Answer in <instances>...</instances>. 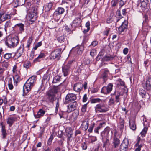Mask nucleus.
Here are the masks:
<instances>
[{
  "instance_id": "obj_1",
  "label": "nucleus",
  "mask_w": 151,
  "mask_h": 151,
  "mask_svg": "<svg viewBox=\"0 0 151 151\" xmlns=\"http://www.w3.org/2000/svg\"><path fill=\"white\" fill-rule=\"evenodd\" d=\"M26 7L28 10V19L31 22L35 21L37 18V7H34L33 5L30 3L28 4Z\"/></svg>"
},
{
  "instance_id": "obj_2",
  "label": "nucleus",
  "mask_w": 151,
  "mask_h": 151,
  "mask_svg": "<svg viewBox=\"0 0 151 151\" xmlns=\"http://www.w3.org/2000/svg\"><path fill=\"white\" fill-rule=\"evenodd\" d=\"M36 79L35 76H32L27 80L23 87V91L24 93H27L30 90L36 81Z\"/></svg>"
},
{
  "instance_id": "obj_3",
  "label": "nucleus",
  "mask_w": 151,
  "mask_h": 151,
  "mask_svg": "<svg viewBox=\"0 0 151 151\" xmlns=\"http://www.w3.org/2000/svg\"><path fill=\"white\" fill-rule=\"evenodd\" d=\"M59 87V86H57L48 92L47 93V99L49 102L53 103L55 100V94L58 92Z\"/></svg>"
},
{
  "instance_id": "obj_4",
  "label": "nucleus",
  "mask_w": 151,
  "mask_h": 151,
  "mask_svg": "<svg viewBox=\"0 0 151 151\" xmlns=\"http://www.w3.org/2000/svg\"><path fill=\"white\" fill-rule=\"evenodd\" d=\"M19 42L18 37L15 36L11 38H7L5 42L6 45L10 48L14 47L16 46Z\"/></svg>"
},
{
  "instance_id": "obj_5",
  "label": "nucleus",
  "mask_w": 151,
  "mask_h": 151,
  "mask_svg": "<svg viewBox=\"0 0 151 151\" xmlns=\"http://www.w3.org/2000/svg\"><path fill=\"white\" fill-rule=\"evenodd\" d=\"M95 111L96 113L106 112L109 110L108 107L104 104H98L95 107Z\"/></svg>"
},
{
  "instance_id": "obj_6",
  "label": "nucleus",
  "mask_w": 151,
  "mask_h": 151,
  "mask_svg": "<svg viewBox=\"0 0 151 151\" xmlns=\"http://www.w3.org/2000/svg\"><path fill=\"white\" fill-rule=\"evenodd\" d=\"M76 99L77 96L75 94L72 93H69L66 95L64 100L63 103L65 104H67L70 102L76 100Z\"/></svg>"
},
{
  "instance_id": "obj_7",
  "label": "nucleus",
  "mask_w": 151,
  "mask_h": 151,
  "mask_svg": "<svg viewBox=\"0 0 151 151\" xmlns=\"http://www.w3.org/2000/svg\"><path fill=\"white\" fill-rule=\"evenodd\" d=\"M61 50L59 49H57L52 51L50 56L51 60L57 59L58 60L60 57Z\"/></svg>"
},
{
  "instance_id": "obj_8",
  "label": "nucleus",
  "mask_w": 151,
  "mask_h": 151,
  "mask_svg": "<svg viewBox=\"0 0 151 151\" xmlns=\"http://www.w3.org/2000/svg\"><path fill=\"white\" fill-rule=\"evenodd\" d=\"M72 63L73 61H69L65 65L62 67V71L64 76H66L68 74Z\"/></svg>"
},
{
  "instance_id": "obj_9",
  "label": "nucleus",
  "mask_w": 151,
  "mask_h": 151,
  "mask_svg": "<svg viewBox=\"0 0 151 151\" xmlns=\"http://www.w3.org/2000/svg\"><path fill=\"white\" fill-rule=\"evenodd\" d=\"M129 144V141L128 139L126 138H125L120 145V151H127L128 149Z\"/></svg>"
},
{
  "instance_id": "obj_10",
  "label": "nucleus",
  "mask_w": 151,
  "mask_h": 151,
  "mask_svg": "<svg viewBox=\"0 0 151 151\" xmlns=\"http://www.w3.org/2000/svg\"><path fill=\"white\" fill-rule=\"evenodd\" d=\"M24 25L22 23H19L16 24L13 27V30L17 32L22 33L24 30Z\"/></svg>"
},
{
  "instance_id": "obj_11",
  "label": "nucleus",
  "mask_w": 151,
  "mask_h": 151,
  "mask_svg": "<svg viewBox=\"0 0 151 151\" xmlns=\"http://www.w3.org/2000/svg\"><path fill=\"white\" fill-rule=\"evenodd\" d=\"M113 85L109 83L107 87H103L101 90V93L105 94H107L110 93L112 90Z\"/></svg>"
},
{
  "instance_id": "obj_12",
  "label": "nucleus",
  "mask_w": 151,
  "mask_h": 151,
  "mask_svg": "<svg viewBox=\"0 0 151 151\" xmlns=\"http://www.w3.org/2000/svg\"><path fill=\"white\" fill-rule=\"evenodd\" d=\"M66 134L68 137V141H70L73 134V129L71 127H68L66 128L65 130Z\"/></svg>"
},
{
  "instance_id": "obj_13",
  "label": "nucleus",
  "mask_w": 151,
  "mask_h": 151,
  "mask_svg": "<svg viewBox=\"0 0 151 151\" xmlns=\"http://www.w3.org/2000/svg\"><path fill=\"white\" fill-rule=\"evenodd\" d=\"M77 106V103L76 101L70 103L67 106L68 108L67 112L68 113H70L76 109Z\"/></svg>"
},
{
  "instance_id": "obj_14",
  "label": "nucleus",
  "mask_w": 151,
  "mask_h": 151,
  "mask_svg": "<svg viewBox=\"0 0 151 151\" xmlns=\"http://www.w3.org/2000/svg\"><path fill=\"white\" fill-rule=\"evenodd\" d=\"M10 16L9 15L1 12L0 13V24L1 23L6 19H10Z\"/></svg>"
},
{
  "instance_id": "obj_15",
  "label": "nucleus",
  "mask_w": 151,
  "mask_h": 151,
  "mask_svg": "<svg viewBox=\"0 0 151 151\" xmlns=\"http://www.w3.org/2000/svg\"><path fill=\"white\" fill-rule=\"evenodd\" d=\"M128 26V23L127 21H124L122 23V24L119 28V30L120 32H124L127 29Z\"/></svg>"
},
{
  "instance_id": "obj_16",
  "label": "nucleus",
  "mask_w": 151,
  "mask_h": 151,
  "mask_svg": "<svg viewBox=\"0 0 151 151\" xmlns=\"http://www.w3.org/2000/svg\"><path fill=\"white\" fill-rule=\"evenodd\" d=\"M109 130L105 129L101 133L102 141L106 139L109 138Z\"/></svg>"
},
{
  "instance_id": "obj_17",
  "label": "nucleus",
  "mask_w": 151,
  "mask_h": 151,
  "mask_svg": "<svg viewBox=\"0 0 151 151\" xmlns=\"http://www.w3.org/2000/svg\"><path fill=\"white\" fill-rule=\"evenodd\" d=\"M0 125L1 126V135L2 136V138L5 139L6 138L7 135V133L5 129V126L3 124V123H1Z\"/></svg>"
},
{
  "instance_id": "obj_18",
  "label": "nucleus",
  "mask_w": 151,
  "mask_h": 151,
  "mask_svg": "<svg viewBox=\"0 0 151 151\" xmlns=\"http://www.w3.org/2000/svg\"><path fill=\"white\" fill-rule=\"evenodd\" d=\"M12 82V78L8 77L6 78L5 81V84H6L8 85L9 88L10 90H12L13 88Z\"/></svg>"
},
{
  "instance_id": "obj_19",
  "label": "nucleus",
  "mask_w": 151,
  "mask_h": 151,
  "mask_svg": "<svg viewBox=\"0 0 151 151\" xmlns=\"http://www.w3.org/2000/svg\"><path fill=\"white\" fill-rule=\"evenodd\" d=\"M83 84L81 83H78L75 84L73 87V90L76 92H80L83 87Z\"/></svg>"
},
{
  "instance_id": "obj_20",
  "label": "nucleus",
  "mask_w": 151,
  "mask_h": 151,
  "mask_svg": "<svg viewBox=\"0 0 151 151\" xmlns=\"http://www.w3.org/2000/svg\"><path fill=\"white\" fill-rule=\"evenodd\" d=\"M120 143L119 139L115 136L114 137L113 141L112 142L113 148H117L119 146Z\"/></svg>"
},
{
  "instance_id": "obj_21",
  "label": "nucleus",
  "mask_w": 151,
  "mask_h": 151,
  "mask_svg": "<svg viewBox=\"0 0 151 151\" xmlns=\"http://www.w3.org/2000/svg\"><path fill=\"white\" fill-rule=\"evenodd\" d=\"M81 22V17L76 18L73 22L72 25L74 27H77L80 25Z\"/></svg>"
},
{
  "instance_id": "obj_22",
  "label": "nucleus",
  "mask_w": 151,
  "mask_h": 151,
  "mask_svg": "<svg viewBox=\"0 0 151 151\" xmlns=\"http://www.w3.org/2000/svg\"><path fill=\"white\" fill-rule=\"evenodd\" d=\"M17 119V118L15 117H9L6 119L7 123L10 126H11Z\"/></svg>"
},
{
  "instance_id": "obj_23",
  "label": "nucleus",
  "mask_w": 151,
  "mask_h": 151,
  "mask_svg": "<svg viewBox=\"0 0 151 151\" xmlns=\"http://www.w3.org/2000/svg\"><path fill=\"white\" fill-rule=\"evenodd\" d=\"M45 113V111L42 109H40L38 111L37 114L35 115L36 118H39L44 116Z\"/></svg>"
},
{
  "instance_id": "obj_24",
  "label": "nucleus",
  "mask_w": 151,
  "mask_h": 151,
  "mask_svg": "<svg viewBox=\"0 0 151 151\" xmlns=\"http://www.w3.org/2000/svg\"><path fill=\"white\" fill-rule=\"evenodd\" d=\"M20 74H14V75L13 76L14 83V85L16 86L17 85V83L19 82L21 80V78L19 76Z\"/></svg>"
},
{
  "instance_id": "obj_25",
  "label": "nucleus",
  "mask_w": 151,
  "mask_h": 151,
  "mask_svg": "<svg viewBox=\"0 0 151 151\" xmlns=\"http://www.w3.org/2000/svg\"><path fill=\"white\" fill-rule=\"evenodd\" d=\"M45 56V55L44 53H40L38 57L34 59L33 62H39L41 61L42 58H44Z\"/></svg>"
},
{
  "instance_id": "obj_26",
  "label": "nucleus",
  "mask_w": 151,
  "mask_h": 151,
  "mask_svg": "<svg viewBox=\"0 0 151 151\" xmlns=\"http://www.w3.org/2000/svg\"><path fill=\"white\" fill-rule=\"evenodd\" d=\"M1 64L2 68L5 70L7 69L9 65V61L6 60L3 61L2 60L1 61Z\"/></svg>"
},
{
  "instance_id": "obj_27",
  "label": "nucleus",
  "mask_w": 151,
  "mask_h": 151,
  "mask_svg": "<svg viewBox=\"0 0 151 151\" xmlns=\"http://www.w3.org/2000/svg\"><path fill=\"white\" fill-rule=\"evenodd\" d=\"M24 45L23 44H22L17 50V54L19 57L20 56L23 52V50L24 49Z\"/></svg>"
},
{
  "instance_id": "obj_28",
  "label": "nucleus",
  "mask_w": 151,
  "mask_h": 151,
  "mask_svg": "<svg viewBox=\"0 0 151 151\" xmlns=\"http://www.w3.org/2000/svg\"><path fill=\"white\" fill-rule=\"evenodd\" d=\"M148 2V0H140V3L137 6L145 8L147 6Z\"/></svg>"
},
{
  "instance_id": "obj_29",
  "label": "nucleus",
  "mask_w": 151,
  "mask_h": 151,
  "mask_svg": "<svg viewBox=\"0 0 151 151\" xmlns=\"http://www.w3.org/2000/svg\"><path fill=\"white\" fill-rule=\"evenodd\" d=\"M129 123L130 129L133 130H135L136 127L135 121L134 120H130L129 121Z\"/></svg>"
},
{
  "instance_id": "obj_30",
  "label": "nucleus",
  "mask_w": 151,
  "mask_h": 151,
  "mask_svg": "<svg viewBox=\"0 0 151 151\" xmlns=\"http://www.w3.org/2000/svg\"><path fill=\"white\" fill-rule=\"evenodd\" d=\"M75 49L76 52L79 54H81L83 51V47L82 46H78Z\"/></svg>"
},
{
  "instance_id": "obj_31",
  "label": "nucleus",
  "mask_w": 151,
  "mask_h": 151,
  "mask_svg": "<svg viewBox=\"0 0 151 151\" xmlns=\"http://www.w3.org/2000/svg\"><path fill=\"white\" fill-rule=\"evenodd\" d=\"M82 122L81 126L82 128H84L85 130H86L88 128V122L86 120H85L82 121Z\"/></svg>"
},
{
  "instance_id": "obj_32",
  "label": "nucleus",
  "mask_w": 151,
  "mask_h": 151,
  "mask_svg": "<svg viewBox=\"0 0 151 151\" xmlns=\"http://www.w3.org/2000/svg\"><path fill=\"white\" fill-rule=\"evenodd\" d=\"M64 12V9L62 7H58L55 11V14L60 15L62 14Z\"/></svg>"
},
{
  "instance_id": "obj_33",
  "label": "nucleus",
  "mask_w": 151,
  "mask_h": 151,
  "mask_svg": "<svg viewBox=\"0 0 151 151\" xmlns=\"http://www.w3.org/2000/svg\"><path fill=\"white\" fill-rule=\"evenodd\" d=\"M67 40V38L65 36L63 35L57 38V40L59 42L63 43Z\"/></svg>"
},
{
  "instance_id": "obj_34",
  "label": "nucleus",
  "mask_w": 151,
  "mask_h": 151,
  "mask_svg": "<svg viewBox=\"0 0 151 151\" xmlns=\"http://www.w3.org/2000/svg\"><path fill=\"white\" fill-rule=\"evenodd\" d=\"M12 53H7L3 55V57L6 60L9 61L10 59L12 58Z\"/></svg>"
},
{
  "instance_id": "obj_35",
  "label": "nucleus",
  "mask_w": 151,
  "mask_h": 151,
  "mask_svg": "<svg viewBox=\"0 0 151 151\" xmlns=\"http://www.w3.org/2000/svg\"><path fill=\"white\" fill-rule=\"evenodd\" d=\"M108 73V71L105 70L100 77L101 78H103L104 79V82L105 81L107 77Z\"/></svg>"
},
{
  "instance_id": "obj_36",
  "label": "nucleus",
  "mask_w": 151,
  "mask_h": 151,
  "mask_svg": "<svg viewBox=\"0 0 151 151\" xmlns=\"http://www.w3.org/2000/svg\"><path fill=\"white\" fill-rule=\"evenodd\" d=\"M52 6L53 4L52 3H49L47 4L45 7V11L47 12L49 11L51 9Z\"/></svg>"
},
{
  "instance_id": "obj_37",
  "label": "nucleus",
  "mask_w": 151,
  "mask_h": 151,
  "mask_svg": "<svg viewBox=\"0 0 151 151\" xmlns=\"http://www.w3.org/2000/svg\"><path fill=\"white\" fill-rule=\"evenodd\" d=\"M115 101L116 103L119 102L120 101L119 97L121 95V93L119 92H117L115 93Z\"/></svg>"
},
{
  "instance_id": "obj_38",
  "label": "nucleus",
  "mask_w": 151,
  "mask_h": 151,
  "mask_svg": "<svg viewBox=\"0 0 151 151\" xmlns=\"http://www.w3.org/2000/svg\"><path fill=\"white\" fill-rule=\"evenodd\" d=\"M148 127H145L140 133L141 136L142 137H144L147 132Z\"/></svg>"
},
{
  "instance_id": "obj_39",
  "label": "nucleus",
  "mask_w": 151,
  "mask_h": 151,
  "mask_svg": "<svg viewBox=\"0 0 151 151\" xmlns=\"http://www.w3.org/2000/svg\"><path fill=\"white\" fill-rule=\"evenodd\" d=\"M61 76L59 75H57L54 78L52 82L54 83H56L60 81L61 79Z\"/></svg>"
},
{
  "instance_id": "obj_40",
  "label": "nucleus",
  "mask_w": 151,
  "mask_h": 151,
  "mask_svg": "<svg viewBox=\"0 0 151 151\" xmlns=\"http://www.w3.org/2000/svg\"><path fill=\"white\" fill-rule=\"evenodd\" d=\"M139 94L142 96V98H145L146 96V92L142 89H140L139 91Z\"/></svg>"
},
{
  "instance_id": "obj_41",
  "label": "nucleus",
  "mask_w": 151,
  "mask_h": 151,
  "mask_svg": "<svg viewBox=\"0 0 151 151\" xmlns=\"http://www.w3.org/2000/svg\"><path fill=\"white\" fill-rule=\"evenodd\" d=\"M50 74L49 73V72H47L45 74L43 77V79L44 80H49L50 78Z\"/></svg>"
},
{
  "instance_id": "obj_42",
  "label": "nucleus",
  "mask_w": 151,
  "mask_h": 151,
  "mask_svg": "<svg viewBox=\"0 0 151 151\" xmlns=\"http://www.w3.org/2000/svg\"><path fill=\"white\" fill-rule=\"evenodd\" d=\"M114 57L111 55H106L103 57V59L106 61L111 60L114 58Z\"/></svg>"
},
{
  "instance_id": "obj_43",
  "label": "nucleus",
  "mask_w": 151,
  "mask_h": 151,
  "mask_svg": "<svg viewBox=\"0 0 151 151\" xmlns=\"http://www.w3.org/2000/svg\"><path fill=\"white\" fill-rule=\"evenodd\" d=\"M105 139L104 140V141H102L103 142V147L104 148L106 147V146L109 144V138Z\"/></svg>"
},
{
  "instance_id": "obj_44",
  "label": "nucleus",
  "mask_w": 151,
  "mask_h": 151,
  "mask_svg": "<svg viewBox=\"0 0 151 151\" xmlns=\"http://www.w3.org/2000/svg\"><path fill=\"white\" fill-rule=\"evenodd\" d=\"M105 123L104 122L102 123H100L99 126L98 127H97L96 128H95L94 129V132L95 133H99V130L101 127H102V125L104 124Z\"/></svg>"
},
{
  "instance_id": "obj_45",
  "label": "nucleus",
  "mask_w": 151,
  "mask_h": 151,
  "mask_svg": "<svg viewBox=\"0 0 151 151\" xmlns=\"http://www.w3.org/2000/svg\"><path fill=\"white\" fill-rule=\"evenodd\" d=\"M120 125L119 127L121 130L124 128V120L122 119H120L119 120Z\"/></svg>"
},
{
  "instance_id": "obj_46",
  "label": "nucleus",
  "mask_w": 151,
  "mask_h": 151,
  "mask_svg": "<svg viewBox=\"0 0 151 151\" xmlns=\"http://www.w3.org/2000/svg\"><path fill=\"white\" fill-rule=\"evenodd\" d=\"M53 139V136L52 134L50 137L49 138L47 142V145L49 146L52 143V140Z\"/></svg>"
},
{
  "instance_id": "obj_47",
  "label": "nucleus",
  "mask_w": 151,
  "mask_h": 151,
  "mask_svg": "<svg viewBox=\"0 0 151 151\" xmlns=\"http://www.w3.org/2000/svg\"><path fill=\"white\" fill-rule=\"evenodd\" d=\"M118 82L117 84L121 86H124V83L122 80L120 79H118L116 80Z\"/></svg>"
},
{
  "instance_id": "obj_48",
  "label": "nucleus",
  "mask_w": 151,
  "mask_h": 151,
  "mask_svg": "<svg viewBox=\"0 0 151 151\" xmlns=\"http://www.w3.org/2000/svg\"><path fill=\"white\" fill-rule=\"evenodd\" d=\"M101 101V99L99 98H94L92 99L91 100V103H95L97 102H99Z\"/></svg>"
},
{
  "instance_id": "obj_49",
  "label": "nucleus",
  "mask_w": 151,
  "mask_h": 151,
  "mask_svg": "<svg viewBox=\"0 0 151 151\" xmlns=\"http://www.w3.org/2000/svg\"><path fill=\"white\" fill-rule=\"evenodd\" d=\"M31 65V63L28 61L24 63L23 65L24 67L26 68H29Z\"/></svg>"
},
{
  "instance_id": "obj_50",
  "label": "nucleus",
  "mask_w": 151,
  "mask_h": 151,
  "mask_svg": "<svg viewBox=\"0 0 151 151\" xmlns=\"http://www.w3.org/2000/svg\"><path fill=\"white\" fill-rule=\"evenodd\" d=\"M120 0H112L111 2V5L112 6H115Z\"/></svg>"
},
{
  "instance_id": "obj_51",
  "label": "nucleus",
  "mask_w": 151,
  "mask_h": 151,
  "mask_svg": "<svg viewBox=\"0 0 151 151\" xmlns=\"http://www.w3.org/2000/svg\"><path fill=\"white\" fill-rule=\"evenodd\" d=\"M5 29L6 30L10 26V22L7 21L5 24Z\"/></svg>"
},
{
  "instance_id": "obj_52",
  "label": "nucleus",
  "mask_w": 151,
  "mask_h": 151,
  "mask_svg": "<svg viewBox=\"0 0 151 151\" xmlns=\"http://www.w3.org/2000/svg\"><path fill=\"white\" fill-rule=\"evenodd\" d=\"M42 45L41 42H38L34 47L33 48L34 50H36L38 47Z\"/></svg>"
},
{
  "instance_id": "obj_53",
  "label": "nucleus",
  "mask_w": 151,
  "mask_h": 151,
  "mask_svg": "<svg viewBox=\"0 0 151 151\" xmlns=\"http://www.w3.org/2000/svg\"><path fill=\"white\" fill-rule=\"evenodd\" d=\"M96 54V50L95 49L91 50L90 52V55L92 57H93Z\"/></svg>"
},
{
  "instance_id": "obj_54",
  "label": "nucleus",
  "mask_w": 151,
  "mask_h": 151,
  "mask_svg": "<svg viewBox=\"0 0 151 151\" xmlns=\"http://www.w3.org/2000/svg\"><path fill=\"white\" fill-rule=\"evenodd\" d=\"M87 104H84L82 107L81 111L82 112H84L86 111L87 108Z\"/></svg>"
},
{
  "instance_id": "obj_55",
  "label": "nucleus",
  "mask_w": 151,
  "mask_h": 151,
  "mask_svg": "<svg viewBox=\"0 0 151 151\" xmlns=\"http://www.w3.org/2000/svg\"><path fill=\"white\" fill-rule=\"evenodd\" d=\"M12 71L14 74L17 73L20 74L19 72V71H17L16 70V66L14 67Z\"/></svg>"
},
{
  "instance_id": "obj_56",
  "label": "nucleus",
  "mask_w": 151,
  "mask_h": 151,
  "mask_svg": "<svg viewBox=\"0 0 151 151\" xmlns=\"http://www.w3.org/2000/svg\"><path fill=\"white\" fill-rule=\"evenodd\" d=\"M98 44V42L96 41H93L91 44L90 45V46H92L93 47H94L96 46Z\"/></svg>"
},
{
  "instance_id": "obj_57",
  "label": "nucleus",
  "mask_w": 151,
  "mask_h": 151,
  "mask_svg": "<svg viewBox=\"0 0 151 151\" xmlns=\"http://www.w3.org/2000/svg\"><path fill=\"white\" fill-rule=\"evenodd\" d=\"M94 124H93L92 125H91L89 127L88 131L90 133H91L92 132L93 129L94 127Z\"/></svg>"
},
{
  "instance_id": "obj_58",
  "label": "nucleus",
  "mask_w": 151,
  "mask_h": 151,
  "mask_svg": "<svg viewBox=\"0 0 151 151\" xmlns=\"http://www.w3.org/2000/svg\"><path fill=\"white\" fill-rule=\"evenodd\" d=\"M81 147L83 150H85L87 148V145L85 142L83 143L81 145Z\"/></svg>"
},
{
  "instance_id": "obj_59",
  "label": "nucleus",
  "mask_w": 151,
  "mask_h": 151,
  "mask_svg": "<svg viewBox=\"0 0 151 151\" xmlns=\"http://www.w3.org/2000/svg\"><path fill=\"white\" fill-rule=\"evenodd\" d=\"M110 29L108 28H106V30L104 32V35H107L109 33Z\"/></svg>"
},
{
  "instance_id": "obj_60",
  "label": "nucleus",
  "mask_w": 151,
  "mask_h": 151,
  "mask_svg": "<svg viewBox=\"0 0 151 151\" xmlns=\"http://www.w3.org/2000/svg\"><path fill=\"white\" fill-rule=\"evenodd\" d=\"M125 4V2L122 0H120L119 1V5L120 7H121L122 6Z\"/></svg>"
},
{
  "instance_id": "obj_61",
  "label": "nucleus",
  "mask_w": 151,
  "mask_h": 151,
  "mask_svg": "<svg viewBox=\"0 0 151 151\" xmlns=\"http://www.w3.org/2000/svg\"><path fill=\"white\" fill-rule=\"evenodd\" d=\"M65 30L68 32L70 33L71 32V29L68 26H66L65 27Z\"/></svg>"
},
{
  "instance_id": "obj_62",
  "label": "nucleus",
  "mask_w": 151,
  "mask_h": 151,
  "mask_svg": "<svg viewBox=\"0 0 151 151\" xmlns=\"http://www.w3.org/2000/svg\"><path fill=\"white\" fill-rule=\"evenodd\" d=\"M117 14L118 16V18H117V21L116 22H118V21L121 19L122 17V16L121 15L120 13V12H117Z\"/></svg>"
},
{
  "instance_id": "obj_63",
  "label": "nucleus",
  "mask_w": 151,
  "mask_h": 151,
  "mask_svg": "<svg viewBox=\"0 0 151 151\" xmlns=\"http://www.w3.org/2000/svg\"><path fill=\"white\" fill-rule=\"evenodd\" d=\"M114 99L112 98H111L109 99V105H111L114 103Z\"/></svg>"
},
{
  "instance_id": "obj_64",
  "label": "nucleus",
  "mask_w": 151,
  "mask_h": 151,
  "mask_svg": "<svg viewBox=\"0 0 151 151\" xmlns=\"http://www.w3.org/2000/svg\"><path fill=\"white\" fill-rule=\"evenodd\" d=\"M87 100V98L86 94L84 95L83 98V102H86Z\"/></svg>"
}]
</instances>
